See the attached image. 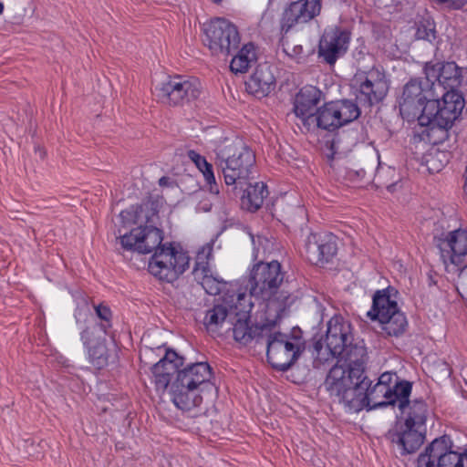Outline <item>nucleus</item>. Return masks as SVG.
<instances>
[{"instance_id": "obj_42", "label": "nucleus", "mask_w": 467, "mask_h": 467, "mask_svg": "<svg viewBox=\"0 0 467 467\" xmlns=\"http://www.w3.org/2000/svg\"><path fill=\"white\" fill-rule=\"evenodd\" d=\"M437 1L441 4H444V3L451 4L455 8L462 7L466 2V0H437Z\"/></svg>"}, {"instance_id": "obj_5", "label": "nucleus", "mask_w": 467, "mask_h": 467, "mask_svg": "<svg viewBox=\"0 0 467 467\" xmlns=\"http://www.w3.org/2000/svg\"><path fill=\"white\" fill-rule=\"evenodd\" d=\"M211 378L212 369L206 362H196L181 369L171 384L170 394L174 405L182 410L200 406L202 402V393L215 389L210 382Z\"/></svg>"}, {"instance_id": "obj_47", "label": "nucleus", "mask_w": 467, "mask_h": 467, "mask_svg": "<svg viewBox=\"0 0 467 467\" xmlns=\"http://www.w3.org/2000/svg\"><path fill=\"white\" fill-rule=\"evenodd\" d=\"M4 12V5L0 2V15Z\"/></svg>"}, {"instance_id": "obj_27", "label": "nucleus", "mask_w": 467, "mask_h": 467, "mask_svg": "<svg viewBox=\"0 0 467 467\" xmlns=\"http://www.w3.org/2000/svg\"><path fill=\"white\" fill-rule=\"evenodd\" d=\"M245 189L243 188L242 205L250 212L257 211L268 195L266 185L264 182H255L252 185L247 182Z\"/></svg>"}, {"instance_id": "obj_35", "label": "nucleus", "mask_w": 467, "mask_h": 467, "mask_svg": "<svg viewBox=\"0 0 467 467\" xmlns=\"http://www.w3.org/2000/svg\"><path fill=\"white\" fill-rule=\"evenodd\" d=\"M284 35L285 34H282V37L280 39V45L283 52L293 59L300 58L303 54L302 46L290 42Z\"/></svg>"}, {"instance_id": "obj_46", "label": "nucleus", "mask_w": 467, "mask_h": 467, "mask_svg": "<svg viewBox=\"0 0 467 467\" xmlns=\"http://www.w3.org/2000/svg\"><path fill=\"white\" fill-rule=\"evenodd\" d=\"M289 299H290V295H287V296H284V298H283V304H284V306H285L286 305H289V304H290V302H288V300H289Z\"/></svg>"}, {"instance_id": "obj_19", "label": "nucleus", "mask_w": 467, "mask_h": 467, "mask_svg": "<svg viewBox=\"0 0 467 467\" xmlns=\"http://www.w3.org/2000/svg\"><path fill=\"white\" fill-rule=\"evenodd\" d=\"M213 252V245L207 244L198 252L195 266L192 270L194 280L199 283L209 295H218L225 285L223 279H218L210 274L208 260Z\"/></svg>"}, {"instance_id": "obj_18", "label": "nucleus", "mask_w": 467, "mask_h": 467, "mask_svg": "<svg viewBox=\"0 0 467 467\" xmlns=\"http://www.w3.org/2000/svg\"><path fill=\"white\" fill-rule=\"evenodd\" d=\"M305 248L307 260L317 265L329 262L337 251L336 237L332 234H310Z\"/></svg>"}, {"instance_id": "obj_33", "label": "nucleus", "mask_w": 467, "mask_h": 467, "mask_svg": "<svg viewBox=\"0 0 467 467\" xmlns=\"http://www.w3.org/2000/svg\"><path fill=\"white\" fill-rule=\"evenodd\" d=\"M253 296L246 295L245 293L237 294L236 302L231 308V313L234 311L235 317H250L249 313L251 312L254 304L251 302Z\"/></svg>"}, {"instance_id": "obj_14", "label": "nucleus", "mask_w": 467, "mask_h": 467, "mask_svg": "<svg viewBox=\"0 0 467 467\" xmlns=\"http://www.w3.org/2000/svg\"><path fill=\"white\" fill-rule=\"evenodd\" d=\"M321 0H298L285 8L280 18V32L286 34L296 25L306 24L321 12Z\"/></svg>"}, {"instance_id": "obj_41", "label": "nucleus", "mask_w": 467, "mask_h": 467, "mask_svg": "<svg viewBox=\"0 0 467 467\" xmlns=\"http://www.w3.org/2000/svg\"><path fill=\"white\" fill-rule=\"evenodd\" d=\"M96 313L99 318L107 322L109 321L111 317L110 309L105 306L99 305L96 307Z\"/></svg>"}, {"instance_id": "obj_39", "label": "nucleus", "mask_w": 467, "mask_h": 467, "mask_svg": "<svg viewBox=\"0 0 467 467\" xmlns=\"http://www.w3.org/2000/svg\"><path fill=\"white\" fill-rule=\"evenodd\" d=\"M416 36L419 39H425L428 41H431L435 39V29L434 26L429 24V27L424 25L419 26Z\"/></svg>"}, {"instance_id": "obj_48", "label": "nucleus", "mask_w": 467, "mask_h": 467, "mask_svg": "<svg viewBox=\"0 0 467 467\" xmlns=\"http://www.w3.org/2000/svg\"><path fill=\"white\" fill-rule=\"evenodd\" d=\"M101 328H102V330L104 331V333H106V332H107V327H106V326L102 325V326H101Z\"/></svg>"}, {"instance_id": "obj_37", "label": "nucleus", "mask_w": 467, "mask_h": 467, "mask_svg": "<svg viewBox=\"0 0 467 467\" xmlns=\"http://www.w3.org/2000/svg\"><path fill=\"white\" fill-rule=\"evenodd\" d=\"M200 171L203 174L206 182L210 185V192L213 194H218L219 187L215 182L213 165L209 162H206V165H203Z\"/></svg>"}, {"instance_id": "obj_24", "label": "nucleus", "mask_w": 467, "mask_h": 467, "mask_svg": "<svg viewBox=\"0 0 467 467\" xmlns=\"http://www.w3.org/2000/svg\"><path fill=\"white\" fill-rule=\"evenodd\" d=\"M249 317H236L234 323L233 335L235 341L242 345H247L252 340L256 343H263L265 336L269 332L270 325H262L250 327L248 324Z\"/></svg>"}, {"instance_id": "obj_2", "label": "nucleus", "mask_w": 467, "mask_h": 467, "mask_svg": "<svg viewBox=\"0 0 467 467\" xmlns=\"http://www.w3.org/2000/svg\"><path fill=\"white\" fill-rule=\"evenodd\" d=\"M123 249L140 254L154 251L149 263V271L160 280L172 282L188 267L190 257L171 245L161 244L162 231L153 225L133 228L129 234L119 236Z\"/></svg>"}, {"instance_id": "obj_43", "label": "nucleus", "mask_w": 467, "mask_h": 467, "mask_svg": "<svg viewBox=\"0 0 467 467\" xmlns=\"http://www.w3.org/2000/svg\"><path fill=\"white\" fill-rule=\"evenodd\" d=\"M459 277L462 280L467 279V265L459 269Z\"/></svg>"}, {"instance_id": "obj_1", "label": "nucleus", "mask_w": 467, "mask_h": 467, "mask_svg": "<svg viewBox=\"0 0 467 467\" xmlns=\"http://www.w3.org/2000/svg\"><path fill=\"white\" fill-rule=\"evenodd\" d=\"M365 375V364L352 368L333 366L325 379L324 386L329 397L344 406L349 412H359L365 407L376 409L395 405L399 399L410 397L411 383L403 381L393 387L375 384Z\"/></svg>"}, {"instance_id": "obj_9", "label": "nucleus", "mask_w": 467, "mask_h": 467, "mask_svg": "<svg viewBox=\"0 0 467 467\" xmlns=\"http://www.w3.org/2000/svg\"><path fill=\"white\" fill-rule=\"evenodd\" d=\"M203 32V43L213 55L228 57L239 48V31L234 24L225 18L216 17L205 23Z\"/></svg>"}, {"instance_id": "obj_51", "label": "nucleus", "mask_w": 467, "mask_h": 467, "mask_svg": "<svg viewBox=\"0 0 467 467\" xmlns=\"http://www.w3.org/2000/svg\"><path fill=\"white\" fill-rule=\"evenodd\" d=\"M392 187H394V184H390L388 186V189L390 190Z\"/></svg>"}, {"instance_id": "obj_25", "label": "nucleus", "mask_w": 467, "mask_h": 467, "mask_svg": "<svg viewBox=\"0 0 467 467\" xmlns=\"http://www.w3.org/2000/svg\"><path fill=\"white\" fill-rule=\"evenodd\" d=\"M398 406L401 413L405 415L404 424H407L408 426H416L418 428H421V430L426 429L425 423L428 410L423 400L416 399L410 401L409 397L404 400L399 399Z\"/></svg>"}, {"instance_id": "obj_13", "label": "nucleus", "mask_w": 467, "mask_h": 467, "mask_svg": "<svg viewBox=\"0 0 467 467\" xmlns=\"http://www.w3.org/2000/svg\"><path fill=\"white\" fill-rule=\"evenodd\" d=\"M358 80L359 85L356 99L362 107L370 109L381 102L389 92V80L385 73L379 68L373 67L359 74Z\"/></svg>"}, {"instance_id": "obj_40", "label": "nucleus", "mask_w": 467, "mask_h": 467, "mask_svg": "<svg viewBox=\"0 0 467 467\" xmlns=\"http://www.w3.org/2000/svg\"><path fill=\"white\" fill-rule=\"evenodd\" d=\"M187 155H188L189 159L195 163V165L197 166V168L199 170H201L202 168V166L206 165V162H208L203 156L200 155L195 150H189Z\"/></svg>"}, {"instance_id": "obj_36", "label": "nucleus", "mask_w": 467, "mask_h": 467, "mask_svg": "<svg viewBox=\"0 0 467 467\" xmlns=\"http://www.w3.org/2000/svg\"><path fill=\"white\" fill-rule=\"evenodd\" d=\"M373 171V164L368 167L366 165L365 167L360 168H348L347 170V177L348 180L358 182L363 181L368 172L371 173Z\"/></svg>"}, {"instance_id": "obj_45", "label": "nucleus", "mask_w": 467, "mask_h": 467, "mask_svg": "<svg viewBox=\"0 0 467 467\" xmlns=\"http://www.w3.org/2000/svg\"><path fill=\"white\" fill-rule=\"evenodd\" d=\"M339 141H340V137H339V136L336 137V138L333 140L332 147H333V148H338L337 144L339 143Z\"/></svg>"}, {"instance_id": "obj_22", "label": "nucleus", "mask_w": 467, "mask_h": 467, "mask_svg": "<svg viewBox=\"0 0 467 467\" xmlns=\"http://www.w3.org/2000/svg\"><path fill=\"white\" fill-rule=\"evenodd\" d=\"M246 90L257 98L267 96L275 88V77L267 63L260 64L245 82Z\"/></svg>"}, {"instance_id": "obj_3", "label": "nucleus", "mask_w": 467, "mask_h": 467, "mask_svg": "<svg viewBox=\"0 0 467 467\" xmlns=\"http://www.w3.org/2000/svg\"><path fill=\"white\" fill-rule=\"evenodd\" d=\"M314 352L319 359H327V356L337 357L338 362L343 361L345 368H352L359 364H365L367 352L360 342L354 343L351 325L343 317L335 316L327 323L326 334V347L321 340L315 342Z\"/></svg>"}, {"instance_id": "obj_17", "label": "nucleus", "mask_w": 467, "mask_h": 467, "mask_svg": "<svg viewBox=\"0 0 467 467\" xmlns=\"http://www.w3.org/2000/svg\"><path fill=\"white\" fill-rule=\"evenodd\" d=\"M349 40V33L347 31L338 28L326 30L318 45L319 57L326 63L334 65L347 52Z\"/></svg>"}, {"instance_id": "obj_50", "label": "nucleus", "mask_w": 467, "mask_h": 467, "mask_svg": "<svg viewBox=\"0 0 467 467\" xmlns=\"http://www.w3.org/2000/svg\"><path fill=\"white\" fill-rule=\"evenodd\" d=\"M213 2H214L215 4H220V3L222 2V0H213Z\"/></svg>"}, {"instance_id": "obj_16", "label": "nucleus", "mask_w": 467, "mask_h": 467, "mask_svg": "<svg viewBox=\"0 0 467 467\" xmlns=\"http://www.w3.org/2000/svg\"><path fill=\"white\" fill-rule=\"evenodd\" d=\"M430 99H432L431 88H424L422 83L418 80L410 81L404 86L399 100L401 115L409 118L422 114V109Z\"/></svg>"}, {"instance_id": "obj_15", "label": "nucleus", "mask_w": 467, "mask_h": 467, "mask_svg": "<svg viewBox=\"0 0 467 467\" xmlns=\"http://www.w3.org/2000/svg\"><path fill=\"white\" fill-rule=\"evenodd\" d=\"M434 242L445 264L450 261L458 265L462 262V257L467 254V232L464 230L435 234Z\"/></svg>"}, {"instance_id": "obj_28", "label": "nucleus", "mask_w": 467, "mask_h": 467, "mask_svg": "<svg viewBox=\"0 0 467 467\" xmlns=\"http://www.w3.org/2000/svg\"><path fill=\"white\" fill-rule=\"evenodd\" d=\"M92 335V331L89 328H86L81 332V340L84 345L88 346V357L91 363L98 368H101L108 364L109 355L104 340L97 341L95 344H91L89 339Z\"/></svg>"}, {"instance_id": "obj_12", "label": "nucleus", "mask_w": 467, "mask_h": 467, "mask_svg": "<svg viewBox=\"0 0 467 467\" xmlns=\"http://www.w3.org/2000/svg\"><path fill=\"white\" fill-rule=\"evenodd\" d=\"M160 101L170 106H179L195 100L201 94V85L196 79L176 76L162 82L155 88Z\"/></svg>"}, {"instance_id": "obj_23", "label": "nucleus", "mask_w": 467, "mask_h": 467, "mask_svg": "<svg viewBox=\"0 0 467 467\" xmlns=\"http://www.w3.org/2000/svg\"><path fill=\"white\" fill-rule=\"evenodd\" d=\"M322 92L314 86L302 88L296 94L294 102V112L305 126L306 119L316 114L320 103Z\"/></svg>"}, {"instance_id": "obj_11", "label": "nucleus", "mask_w": 467, "mask_h": 467, "mask_svg": "<svg viewBox=\"0 0 467 467\" xmlns=\"http://www.w3.org/2000/svg\"><path fill=\"white\" fill-rule=\"evenodd\" d=\"M448 435L434 439L417 460L418 467H467V450L460 453L451 450Z\"/></svg>"}, {"instance_id": "obj_30", "label": "nucleus", "mask_w": 467, "mask_h": 467, "mask_svg": "<svg viewBox=\"0 0 467 467\" xmlns=\"http://www.w3.org/2000/svg\"><path fill=\"white\" fill-rule=\"evenodd\" d=\"M231 315L227 306L223 305H215L213 308L207 310L203 325L210 332H216Z\"/></svg>"}, {"instance_id": "obj_8", "label": "nucleus", "mask_w": 467, "mask_h": 467, "mask_svg": "<svg viewBox=\"0 0 467 467\" xmlns=\"http://www.w3.org/2000/svg\"><path fill=\"white\" fill-rule=\"evenodd\" d=\"M367 316L371 320H378L382 331L389 337L401 336L408 327L405 315L399 309L397 302L390 298L388 290L375 293L372 307Z\"/></svg>"}, {"instance_id": "obj_7", "label": "nucleus", "mask_w": 467, "mask_h": 467, "mask_svg": "<svg viewBox=\"0 0 467 467\" xmlns=\"http://www.w3.org/2000/svg\"><path fill=\"white\" fill-rule=\"evenodd\" d=\"M262 344L266 346L268 362L279 371L289 369L305 349V341L300 336L273 331L272 326Z\"/></svg>"}, {"instance_id": "obj_20", "label": "nucleus", "mask_w": 467, "mask_h": 467, "mask_svg": "<svg viewBox=\"0 0 467 467\" xmlns=\"http://www.w3.org/2000/svg\"><path fill=\"white\" fill-rule=\"evenodd\" d=\"M184 363V358L179 356L172 349H168L164 357L151 368L153 382L157 391L164 392L171 379V377L181 371L180 368Z\"/></svg>"}, {"instance_id": "obj_26", "label": "nucleus", "mask_w": 467, "mask_h": 467, "mask_svg": "<svg viewBox=\"0 0 467 467\" xmlns=\"http://www.w3.org/2000/svg\"><path fill=\"white\" fill-rule=\"evenodd\" d=\"M340 127L333 102L326 103L317 109L316 114L306 119L305 128L307 131L321 129L324 130H334Z\"/></svg>"}, {"instance_id": "obj_10", "label": "nucleus", "mask_w": 467, "mask_h": 467, "mask_svg": "<svg viewBox=\"0 0 467 467\" xmlns=\"http://www.w3.org/2000/svg\"><path fill=\"white\" fill-rule=\"evenodd\" d=\"M285 273L277 261L259 262L251 270L248 286L252 296L263 300L271 299L283 284Z\"/></svg>"}, {"instance_id": "obj_29", "label": "nucleus", "mask_w": 467, "mask_h": 467, "mask_svg": "<svg viewBox=\"0 0 467 467\" xmlns=\"http://www.w3.org/2000/svg\"><path fill=\"white\" fill-rule=\"evenodd\" d=\"M256 60L254 46L252 43L244 45L233 57L230 68L234 73H244L250 67L251 63Z\"/></svg>"}, {"instance_id": "obj_6", "label": "nucleus", "mask_w": 467, "mask_h": 467, "mask_svg": "<svg viewBox=\"0 0 467 467\" xmlns=\"http://www.w3.org/2000/svg\"><path fill=\"white\" fill-rule=\"evenodd\" d=\"M465 107L463 97L457 91H447L442 99H430L418 116L420 126L429 128L430 131L440 130L445 133L460 117Z\"/></svg>"}, {"instance_id": "obj_31", "label": "nucleus", "mask_w": 467, "mask_h": 467, "mask_svg": "<svg viewBox=\"0 0 467 467\" xmlns=\"http://www.w3.org/2000/svg\"><path fill=\"white\" fill-rule=\"evenodd\" d=\"M332 102L337 117L340 120V127L355 120L360 115L358 106L352 100L343 99Z\"/></svg>"}, {"instance_id": "obj_44", "label": "nucleus", "mask_w": 467, "mask_h": 467, "mask_svg": "<svg viewBox=\"0 0 467 467\" xmlns=\"http://www.w3.org/2000/svg\"><path fill=\"white\" fill-rule=\"evenodd\" d=\"M160 186H169L171 184V179L163 176L159 180Z\"/></svg>"}, {"instance_id": "obj_49", "label": "nucleus", "mask_w": 467, "mask_h": 467, "mask_svg": "<svg viewBox=\"0 0 467 467\" xmlns=\"http://www.w3.org/2000/svg\"><path fill=\"white\" fill-rule=\"evenodd\" d=\"M315 302H316V304H317V307H318V308H319V307L321 306H320V304H319V302H318L317 299H315Z\"/></svg>"}, {"instance_id": "obj_34", "label": "nucleus", "mask_w": 467, "mask_h": 467, "mask_svg": "<svg viewBox=\"0 0 467 467\" xmlns=\"http://www.w3.org/2000/svg\"><path fill=\"white\" fill-rule=\"evenodd\" d=\"M441 62H428L424 67V74L427 80V87L431 89L436 82L441 86Z\"/></svg>"}, {"instance_id": "obj_38", "label": "nucleus", "mask_w": 467, "mask_h": 467, "mask_svg": "<svg viewBox=\"0 0 467 467\" xmlns=\"http://www.w3.org/2000/svg\"><path fill=\"white\" fill-rule=\"evenodd\" d=\"M404 380H400L396 373L385 372L379 378V384H382L385 387H393L395 383L401 384Z\"/></svg>"}, {"instance_id": "obj_4", "label": "nucleus", "mask_w": 467, "mask_h": 467, "mask_svg": "<svg viewBox=\"0 0 467 467\" xmlns=\"http://www.w3.org/2000/svg\"><path fill=\"white\" fill-rule=\"evenodd\" d=\"M254 162V152L238 138H226L215 149L214 164L234 192L245 187Z\"/></svg>"}, {"instance_id": "obj_21", "label": "nucleus", "mask_w": 467, "mask_h": 467, "mask_svg": "<svg viewBox=\"0 0 467 467\" xmlns=\"http://www.w3.org/2000/svg\"><path fill=\"white\" fill-rule=\"evenodd\" d=\"M425 434L426 429L400 423L395 430L389 431L388 437L400 448L402 454H407L415 452L421 446Z\"/></svg>"}, {"instance_id": "obj_32", "label": "nucleus", "mask_w": 467, "mask_h": 467, "mask_svg": "<svg viewBox=\"0 0 467 467\" xmlns=\"http://www.w3.org/2000/svg\"><path fill=\"white\" fill-rule=\"evenodd\" d=\"M441 86L453 88L460 83L461 71L454 62H441Z\"/></svg>"}]
</instances>
